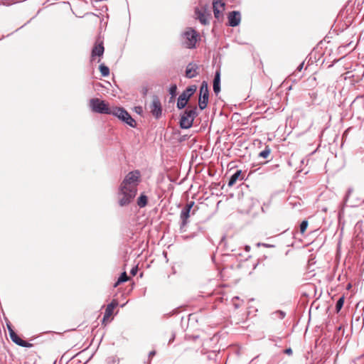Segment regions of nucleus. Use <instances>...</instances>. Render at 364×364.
I'll list each match as a JSON object with an SVG mask.
<instances>
[{
	"label": "nucleus",
	"mask_w": 364,
	"mask_h": 364,
	"mask_svg": "<svg viewBox=\"0 0 364 364\" xmlns=\"http://www.w3.org/2000/svg\"><path fill=\"white\" fill-rule=\"evenodd\" d=\"M141 182L139 171L129 172L120 183L117 192L118 204L121 207L129 205L136 196Z\"/></svg>",
	"instance_id": "obj_1"
},
{
	"label": "nucleus",
	"mask_w": 364,
	"mask_h": 364,
	"mask_svg": "<svg viewBox=\"0 0 364 364\" xmlns=\"http://www.w3.org/2000/svg\"><path fill=\"white\" fill-rule=\"evenodd\" d=\"M198 116L197 107L186 109L181 115L180 127L181 129H189L193 126L195 118Z\"/></svg>",
	"instance_id": "obj_2"
},
{
	"label": "nucleus",
	"mask_w": 364,
	"mask_h": 364,
	"mask_svg": "<svg viewBox=\"0 0 364 364\" xmlns=\"http://www.w3.org/2000/svg\"><path fill=\"white\" fill-rule=\"evenodd\" d=\"M198 38L197 32L191 28H188L183 33V45L189 49L194 48L198 41Z\"/></svg>",
	"instance_id": "obj_3"
},
{
	"label": "nucleus",
	"mask_w": 364,
	"mask_h": 364,
	"mask_svg": "<svg viewBox=\"0 0 364 364\" xmlns=\"http://www.w3.org/2000/svg\"><path fill=\"white\" fill-rule=\"evenodd\" d=\"M122 122H125L132 127H136L135 120L131 117V115L122 107H112L111 114Z\"/></svg>",
	"instance_id": "obj_4"
},
{
	"label": "nucleus",
	"mask_w": 364,
	"mask_h": 364,
	"mask_svg": "<svg viewBox=\"0 0 364 364\" xmlns=\"http://www.w3.org/2000/svg\"><path fill=\"white\" fill-rule=\"evenodd\" d=\"M122 122H125L132 127H136L135 120L131 117V115L122 107H112L111 114Z\"/></svg>",
	"instance_id": "obj_5"
},
{
	"label": "nucleus",
	"mask_w": 364,
	"mask_h": 364,
	"mask_svg": "<svg viewBox=\"0 0 364 364\" xmlns=\"http://www.w3.org/2000/svg\"><path fill=\"white\" fill-rule=\"evenodd\" d=\"M122 122H125L132 127H136L135 120L131 117V115L122 107H112L111 114Z\"/></svg>",
	"instance_id": "obj_6"
},
{
	"label": "nucleus",
	"mask_w": 364,
	"mask_h": 364,
	"mask_svg": "<svg viewBox=\"0 0 364 364\" xmlns=\"http://www.w3.org/2000/svg\"><path fill=\"white\" fill-rule=\"evenodd\" d=\"M90 106L95 112L106 114H111L112 107H109L108 104L104 100H101L98 98L91 99L90 100Z\"/></svg>",
	"instance_id": "obj_7"
},
{
	"label": "nucleus",
	"mask_w": 364,
	"mask_h": 364,
	"mask_svg": "<svg viewBox=\"0 0 364 364\" xmlns=\"http://www.w3.org/2000/svg\"><path fill=\"white\" fill-rule=\"evenodd\" d=\"M196 90V85H191L183 91L177 100L176 107L178 109H182L187 105L189 99L195 93Z\"/></svg>",
	"instance_id": "obj_8"
},
{
	"label": "nucleus",
	"mask_w": 364,
	"mask_h": 364,
	"mask_svg": "<svg viewBox=\"0 0 364 364\" xmlns=\"http://www.w3.org/2000/svg\"><path fill=\"white\" fill-rule=\"evenodd\" d=\"M209 99V90L207 82L203 81L200 87V95L198 99V106L200 109L203 110L206 108Z\"/></svg>",
	"instance_id": "obj_9"
},
{
	"label": "nucleus",
	"mask_w": 364,
	"mask_h": 364,
	"mask_svg": "<svg viewBox=\"0 0 364 364\" xmlns=\"http://www.w3.org/2000/svg\"><path fill=\"white\" fill-rule=\"evenodd\" d=\"M149 108L151 113L156 119H159L161 117L162 106L161 101L157 96L154 95L153 97Z\"/></svg>",
	"instance_id": "obj_10"
},
{
	"label": "nucleus",
	"mask_w": 364,
	"mask_h": 364,
	"mask_svg": "<svg viewBox=\"0 0 364 364\" xmlns=\"http://www.w3.org/2000/svg\"><path fill=\"white\" fill-rule=\"evenodd\" d=\"M8 328L9 331L10 338L14 343L21 347H28L31 346V344L19 338V336L9 326H8Z\"/></svg>",
	"instance_id": "obj_11"
},
{
	"label": "nucleus",
	"mask_w": 364,
	"mask_h": 364,
	"mask_svg": "<svg viewBox=\"0 0 364 364\" xmlns=\"http://www.w3.org/2000/svg\"><path fill=\"white\" fill-rule=\"evenodd\" d=\"M228 23L230 26L235 27L240 24L241 21V15L240 13L237 11H233L229 13L228 16Z\"/></svg>",
	"instance_id": "obj_12"
},
{
	"label": "nucleus",
	"mask_w": 364,
	"mask_h": 364,
	"mask_svg": "<svg viewBox=\"0 0 364 364\" xmlns=\"http://www.w3.org/2000/svg\"><path fill=\"white\" fill-rule=\"evenodd\" d=\"M213 7L215 17L219 19L222 16V12L225 9V4L222 0H214Z\"/></svg>",
	"instance_id": "obj_13"
},
{
	"label": "nucleus",
	"mask_w": 364,
	"mask_h": 364,
	"mask_svg": "<svg viewBox=\"0 0 364 364\" xmlns=\"http://www.w3.org/2000/svg\"><path fill=\"white\" fill-rule=\"evenodd\" d=\"M195 14H196V18L200 21V22L203 25L208 24L209 14H206L205 9H200L199 8H196L195 9Z\"/></svg>",
	"instance_id": "obj_14"
},
{
	"label": "nucleus",
	"mask_w": 364,
	"mask_h": 364,
	"mask_svg": "<svg viewBox=\"0 0 364 364\" xmlns=\"http://www.w3.org/2000/svg\"><path fill=\"white\" fill-rule=\"evenodd\" d=\"M198 66L196 63H189L186 69V77L188 78H193L198 75Z\"/></svg>",
	"instance_id": "obj_15"
},
{
	"label": "nucleus",
	"mask_w": 364,
	"mask_h": 364,
	"mask_svg": "<svg viewBox=\"0 0 364 364\" xmlns=\"http://www.w3.org/2000/svg\"><path fill=\"white\" fill-rule=\"evenodd\" d=\"M117 306L118 301L116 299L112 300V302L107 305L105 309L103 320L109 318L112 316L114 308Z\"/></svg>",
	"instance_id": "obj_16"
},
{
	"label": "nucleus",
	"mask_w": 364,
	"mask_h": 364,
	"mask_svg": "<svg viewBox=\"0 0 364 364\" xmlns=\"http://www.w3.org/2000/svg\"><path fill=\"white\" fill-rule=\"evenodd\" d=\"M104 50H105V48L103 46V43L102 42L98 44H96L92 50V56H91L92 60H93L94 58L96 56H98V57L102 56L104 53Z\"/></svg>",
	"instance_id": "obj_17"
},
{
	"label": "nucleus",
	"mask_w": 364,
	"mask_h": 364,
	"mask_svg": "<svg viewBox=\"0 0 364 364\" xmlns=\"http://www.w3.org/2000/svg\"><path fill=\"white\" fill-rule=\"evenodd\" d=\"M213 91L218 95L220 91V74L217 71L213 80Z\"/></svg>",
	"instance_id": "obj_18"
},
{
	"label": "nucleus",
	"mask_w": 364,
	"mask_h": 364,
	"mask_svg": "<svg viewBox=\"0 0 364 364\" xmlns=\"http://www.w3.org/2000/svg\"><path fill=\"white\" fill-rule=\"evenodd\" d=\"M190 212H191V210H189L188 208H186L185 207L182 209V210L181 212L180 217H181V219L182 220V225L183 226L186 225L187 220H188V218L190 216Z\"/></svg>",
	"instance_id": "obj_19"
},
{
	"label": "nucleus",
	"mask_w": 364,
	"mask_h": 364,
	"mask_svg": "<svg viewBox=\"0 0 364 364\" xmlns=\"http://www.w3.org/2000/svg\"><path fill=\"white\" fill-rule=\"evenodd\" d=\"M242 175V171L237 170L233 175L231 176L229 182L228 186H232L237 182V181L240 178Z\"/></svg>",
	"instance_id": "obj_20"
},
{
	"label": "nucleus",
	"mask_w": 364,
	"mask_h": 364,
	"mask_svg": "<svg viewBox=\"0 0 364 364\" xmlns=\"http://www.w3.org/2000/svg\"><path fill=\"white\" fill-rule=\"evenodd\" d=\"M136 203L139 208H144L148 203V197L144 193H141Z\"/></svg>",
	"instance_id": "obj_21"
},
{
	"label": "nucleus",
	"mask_w": 364,
	"mask_h": 364,
	"mask_svg": "<svg viewBox=\"0 0 364 364\" xmlns=\"http://www.w3.org/2000/svg\"><path fill=\"white\" fill-rule=\"evenodd\" d=\"M99 69L103 77H107L109 75V69L105 64H101Z\"/></svg>",
	"instance_id": "obj_22"
},
{
	"label": "nucleus",
	"mask_w": 364,
	"mask_h": 364,
	"mask_svg": "<svg viewBox=\"0 0 364 364\" xmlns=\"http://www.w3.org/2000/svg\"><path fill=\"white\" fill-rule=\"evenodd\" d=\"M129 279L128 276L127 275V273L124 272L121 276L119 277L117 282L114 284V287H117L120 283L125 282Z\"/></svg>",
	"instance_id": "obj_23"
},
{
	"label": "nucleus",
	"mask_w": 364,
	"mask_h": 364,
	"mask_svg": "<svg viewBox=\"0 0 364 364\" xmlns=\"http://www.w3.org/2000/svg\"><path fill=\"white\" fill-rule=\"evenodd\" d=\"M271 152V149L269 146H266L265 149L259 154V156L263 159H267Z\"/></svg>",
	"instance_id": "obj_24"
},
{
	"label": "nucleus",
	"mask_w": 364,
	"mask_h": 364,
	"mask_svg": "<svg viewBox=\"0 0 364 364\" xmlns=\"http://www.w3.org/2000/svg\"><path fill=\"white\" fill-rule=\"evenodd\" d=\"M169 94L171 95V98H173L176 95L177 86L176 84H173L170 86L168 90Z\"/></svg>",
	"instance_id": "obj_25"
},
{
	"label": "nucleus",
	"mask_w": 364,
	"mask_h": 364,
	"mask_svg": "<svg viewBox=\"0 0 364 364\" xmlns=\"http://www.w3.org/2000/svg\"><path fill=\"white\" fill-rule=\"evenodd\" d=\"M343 303H344V297L342 296L337 301V303L336 305V310L337 312H338L341 309V308L343 306Z\"/></svg>",
	"instance_id": "obj_26"
},
{
	"label": "nucleus",
	"mask_w": 364,
	"mask_h": 364,
	"mask_svg": "<svg viewBox=\"0 0 364 364\" xmlns=\"http://www.w3.org/2000/svg\"><path fill=\"white\" fill-rule=\"evenodd\" d=\"M308 227V221L303 220L300 224V232L303 235Z\"/></svg>",
	"instance_id": "obj_27"
},
{
	"label": "nucleus",
	"mask_w": 364,
	"mask_h": 364,
	"mask_svg": "<svg viewBox=\"0 0 364 364\" xmlns=\"http://www.w3.org/2000/svg\"><path fill=\"white\" fill-rule=\"evenodd\" d=\"M353 192V189L352 188H349L348 189V191L346 193V197H345V200L346 202H348L349 200H350V196H351V193Z\"/></svg>",
	"instance_id": "obj_28"
},
{
	"label": "nucleus",
	"mask_w": 364,
	"mask_h": 364,
	"mask_svg": "<svg viewBox=\"0 0 364 364\" xmlns=\"http://www.w3.org/2000/svg\"><path fill=\"white\" fill-rule=\"evenodd\" d=\"M148 88L147 87H143L142 89H141V93L144 96H146L148 93Z\"/></svg>",
	"instance_id": "obj_29"
},
{
	"label": "nucleus",
	"mask_w": 364,
	"mask_h": 364,
	"mask_svg": "<svg viewBox=\"0 0 364 364\" xmlns=\"http://www.w3.org/2000/svg\"><path fill=\"white\" fill-rule=\"evenodd\" d=\"M194 205V202L193 201H191L190 203H188L186 206L185 208H188L189 210H191L192 207Z\"/></svg>",
	"instance_id": "obj_30"
},
{
	"label": "nucleus",
	"mask_w": 364,
	"mask_h": 364,
	"mask_svg": "<svg viewBox=\"0 0 364 364\" xmlns=\"http://www.w3.org/2000/svg\"><path fill=\"white\" fill-rule=\"evenodd\" d=\"M135 111L136 112H137L138 114H141L142 112V107H135Z\"/></svg>",
	"instance_id": "obj_31"
},
{
	"label": "nucleus",
	"mask_w": 364,
	"mask_h": 364,
	"mask_svg": "<svg viewBox=\"0 0 364 364\" xmlns=\"http://www.w3.org/2000/svg\"><path fill=\"white\" fill-rule=\"evenodd\" d=\"M284 353H285L286 354H287V355H291V354H292V350H291V348H287V349H286V350H284Z\"/></svg>",
	"instance_id": "obj_32"
},
{
	"label": "nucleus",
	"mask_w": 364,
	"mask_h": 364,
	"mask_svg": "<svg viewBox=\"0 0 364 364\" xmlns=\"http://www.w3.org/2000/svg\"><path fill=\"white\" fill-rule=\"evenodd\" d=\"M304 64V62H302V63H301V64L297 67L296 70H297V71H299H299H301V70H302V68H303Z\"/></svg>",
	"instance_id": "obj_33"
},
{
	"label": "nucleus",
	"mask_w": 364,
	"mask_h": 364,
	"mask_svg": "<svg viewBox=\"0 0 364 364\" xmlns=\"http://www.w3.org/2000/svg\"><path fill=\"white\" fill-rule=\"evenodd\" d=\"M136 272H137V268H136V267L133 268V269L131 270V274H132V275H135V274H136Z\"/></svg>",
	"instance_id": "obj_34"
},
{
	"label": "nucleus",
	"mask_w": 364,
	"mask_h": 364,
	"mask_svg": "<svg viewBox=\"0 0 364 364\" xmlns=\"http://www.w3.org/2000/svg\"><path fill=\"white\" fill-rule=\"evenodd\" d=\"M245 250H246V252H250V247L249 245H246V246H245Z\"/></svg>",
	"instance_id": "obj_35"
},
{
	"label": "nucleus",
	"mask_w": 364,
	"mask_h": 364,
	"mask_svg": "<svg viewBox=\"0 0 364 364\" xmlns=\"http://www.w3.org/2000/svg\"><path fill=\"white\" fill-rule=\"evenodd\" d=\"M154 355H155V351H151V352L149 353V357H152V356H154Z\"/></svg>",
	"instance_id": "obj_36"
},
{
	"label": "nucleus",
	"mask_w": 364,
	"mask_h": 364,
	"mask_svg": "<svg viewBox=\"0 0 364 364\" xmlns=\"http://www.w3.org/2000/svg\"><path fill=\"white\" fill-rule=\"evenodd\" d=\"M174 338H175V336L172 335L171 338L169 340V343L172 342L174 340Z\"/></svg>",
	"instance_id": "obj_37"
},
{
	"label": "nucleus",
	"mask_w": 364,
	"mask_h": 364,
	"mask_svg": "<svg viewBox=\"0 0 364 364\" xmlns=\"http://www.w3.org/2000/svg\"><path fill=\"white\" fill-rule=\"evenodd\" d=\"M279 314H281V317L284 318L285 316V314L283 311H280Z\"/></svg>",
	"instance_id": "obj_38"
},
{
	"label": "nucleus",
	"mask_w": 364,
	"mask_h": 364,
	"mask_svg": "<svg viewBox=\"0 0 364 364\" xmlns=\"http://www.w3.org/2000/svg\"><path fill=\"white\" fill-rule=\"evenodd\" d=\"M234 306H235V309H237L240 306V305L237 304H234Z\"/></svg>",
	"instance_id": "obj_39"
},
{
	"label": "nucleus",
	"mask_w": 364,
	"mask_h": 364,
	"mask_svg": "<svg viewBox=\"0 0 364 364\" xmlns=\"http://www.w3.org/2000/svg\"><path fill=\"white\" fill-rule=\"evenodd\" d=\"M232 299H233V300H234V299H238V297H237V296H235V297H234Z\"/></svg>",
	"instance_id": "obj_40"
}]
</instances>
